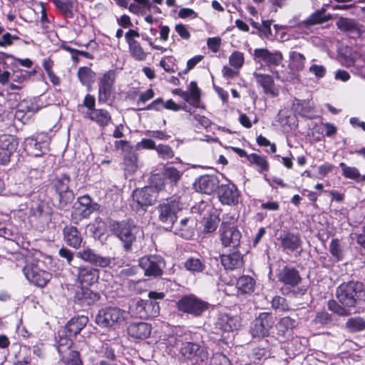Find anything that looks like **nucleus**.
<instances>
[{
	"label": "nucleus",
	"mask_w": 365,
	"mask_h": 365,
	"mask_svg": "<svg viewBox=\"0 0 365 365\" xmlns=\"http://www.w3.org/2000/svg\"><path fill=\"white\" fill-rule=\"evenodd\" d=\"M272 307L275 310L282 312L289 310V305L286 299L280 296H275L271 301Z\"/></svg>",
	"instance_id": "obj_56"
},
{
	"label": "nucleus",
	"mask_w": 365,
	"mask_h": 365,
	"mask_svg": "<svg viewBox=\"0 0 365 365\" xmlns=\"http://www.w3.org/2000/svg\"><path fill=\"white\" fill-rule=\"evenodd\" d=\"M289 58L297 70L301 71L304 68L306 58L303 54L297 51H290Z\"/></svg>",
	"instance_id": "obj_52"
},
{
	"label": "nucleus",
	"mask_w": 365,
	"mask_h": 365,
	"mask_svg": "<svg viewBox=\"0 0 365 365\" xmlns=\"http://www.w3.org/2000/svg\"><path fill=\"white\" fill-rule=\"evenodd\" d=\"M220 240L224 247L235 248L240 245L242 235L237 227L220 228Z\"/></svg>",
	"instance_id": "obj_21"
},
{
	"label": "nucleus",
	"mask_w": 365,
	"mask_h": 365,
	"mask_svg": "<svg viewBox=\"0 0 365 365\" xmlns=\"http://www.w3.org/2000/svg\"><path fill=\"white\" fill-rule=\"evenodd\" d=\"M128 333L135 339H145L151 333V326L145 322H133L128 326Z\"/></svg>",
	"instance_id": "obj_29"
},
{
	"label": "nucleus",
	"mask_w": 365,
	"mask_h": 365,
	"mask_svg": "<svg viewBox=\"0 0 365 365\" xmlns=\"http://www.w3.org/2000/svg\"><path fill=\"white\" fill-rule=\"evenodd\" d=\"M80 82L83 86H90L95 80L96 73L89 67H80L77 73Z\"/></svg>",
	"instance_id": "obj_37"
},
{
	"label": "nucleus",
	"mask_w": 365,
	"mask_h": 365,
	"mask_svg": "<svg viewBox=\"0 0 365 365\" xmlns=\"http://www.w3.org/2000/svg\"><path fill=\"white\" fill-rule=\"evenodd\" d=\"M34 105L33 102L29 100L21 101L17 106L15 118L19 120H22V118L27 114L29 117L30 113L35 111Z\"/></svg>",
	"instance_id": "obj_38"
},
{
	"label": "nucleus",
	"mask_w": 365,
	"mask_h": 365,
	"mask_svg": "<svg viewBox=\"0 0 365 365\" xmlns=\"http://www.w3.org/2000/svg\"><path fill=\"white\" fill-rule=\"evenodd\" d=\"M247 160L251 163L255 164L258 167V171L259 173L267 171L269 170V163L263 156L259 155L256 153H252L247 156Z\"/></svg>",
	"instance_id": "obj_44"
},
{
	"label": "nucleus",
	"mask_w": 365,
	"mask_h": 365,
	"mask_svg": "<svg viewBox=\"0 0 365 365\" xmlns=\"http://www.w3.org/2000/svg\"><path fill=\"white\" fill-rule=\"evenodd\" d=\"M329 252L337 261L342 259V250L340 242L338 239L331 240L329 245Z\"/></svg>",
	"instance_id": "obj_54"
},
{
	"label": "nucleus",
	"mask_w": 365,
	"mask_h": 365,
	"mask_svg": "<svg viewBox=\"0 0 365 365\" xmlns=\"http://www.w3.org/2000/svg\"><path fill=\"white\" fill-rule=\"evenodd\" d=\"M327 306L330 311L340 317H346L351 314V307H345L340 302L338 303L334 300H329L328 302Z\"/></svg>",
	"instance_id": "obj_42"
},
{
	"label": "nucleus",
	"mask_w": 365,
	"mask_h": 365,
	"mask_svg": "<svg viewBox=\"0 0 365 365\" xmlns=\"http://www.w3.org/2000/svg\"><path fill=\"white\" fill-rule=\"evenodd\" d=\"M339 302L345 307H355L365 301V288L362 282L349 281L339 285L336 289Z\"/></svg>",
	"instance_id": "obj_2"
},
{
	"label": "nucleus",
	"mask_w": 365,
	"mask_h": 365,
	"mask_svg": "<svg viewBox=\"0 0 365 365\" xmlns=\"http://www.w3.org/2000/svg\"><path fill=\"white\" fill-rule=\"evenodd\" d=\"M163 107L165 108L166 109L172 110L174 111H178L180 109H182L186 112H190V113L191 112V109L189 108L188 106L186 105H184L183 106H180L176 104L171 99L168 100V101H166L164 103L162 98H158V99L155 100L154 101H153L150 104H149L147 106L146 109L147 110L154 109L156 110H159L161 109V108H163Z\"/></svg>",
	"instance_id": "obj_32"
},
{
	"label": "nucleus",
	"mask_w": 365,
	"mask_h": 365,
	"mask_svg": "<svg viewBox=\"0 0 365 365\" xmlns=\"http://www.w3.org/2000/svg\"><path fill=\"white\" fill-rule=\"evenodd\" d=\"M135 308L140 318L147 317H156L160 313V307L153 302H146L144 300H138L135 303Z\"/></svg>",
	"instance_id": "obj_27"
},
{
	"label": "nucleus",
	"mask_w": 365,
	"mask_h": 365,
	"mask_svg": "<svg viewBox=\"0 0 365 365\" xmlns=\"http://www.w3.org/2000/svg\"><path fill=\"white\" fill-rule=\"evenodd\" d=\"M345 328L349 332H359L365 330V319L361 317H351L345 323Z\"/></svg>",
	"instance_id": "obj_39"
},
{
	"label": "nucleus",
	"mask_w": 365,
	"mask_h": 365,
	"mask_svg": "<svg viewBox=\"0 0 365 365\" xmlns=\"http://www.w3.org/2000/svg\"><path fill=\"white\" fill-rule=\"evenodd\" d=\"M88 322V319L85 316L72 318L70 321H68L66 326L67 332L70 335L75 336L78 334L86 325Z\"/></svg>",
	"instance_id": "obj_34"
},
{
	"label": "nucleus",
	"mask_w": 365,
	"mask_h": 365,
	"mask_svg": "<svg viewBox=\"0 0 365 365\" xmlns=\"http://www.w3.org/2000/svg\"><path fill=\"white\" fill-rule=\"evenodd\" d=\"M217 196L222 204L236 205L240 202V194L237 187L228 181L218 186Z\"/></svg>",
	"instance_id": "obj_15"
},
{
	"label": "nucleus",
	"mask_w": 365,
	"mask_h": 365,
	"mask_svg": "<svg viewBox=\"0 0 365 365\" xmlns=\"http://www.w3.org/2000/svg\"><path fill=\"white\" fill-rule=\"evenodd\" d=\"M70 178L66 173L56 175L50 182V187L56 192L59 206L63 207L74 198L73 192L69 188Z\"/></svg>",
	"instance_id": "obj_3"
},
{
	"label": "nucleus",
	"mask_w": 365,
	"mask_h": 365,
	"mask_svg": "<svg viewBox=\"0 0 365 365\" xmlns=\"http://www.w3.org/2000/svg\"><path fill=\"white\" fill-rule=\"evenodd\" d=\"M99 299V294L89 289H81L75 295V302L82 307L93 304Z\"/></svg>",
	"instance_id": "obj_30"
},
{
	"label": "nucleus",
	"mask_w": 365,
	"mask_h": 365,
	"mask_svg": "<svg viewBox=\"0 0 365 365\" xmlns=\"http://www.w3.org/2000/svg\"><path fill=\"white\" fill-rule=\"evenodd\" d=\"M254 77L257 84L262 87L264 93L271 97L279 95V90L276 87L273 78L268 74L254 73Z\"/></svg>",
	"instance_id": "obj_25"
},
{
	"label": "nucleus",
	"mask_w": 365,
	"mask_h": 365,
	"mask_svg": "<svg viewBox=\"0 0 365 365\" xmlns=\"http://www.w3.org/2000/svg\"><path fill=\"white\" fill-rule=\"evenodd\" d=\"M31 215L36 217H41L48 215V206L46 202L40 201L32 204Z\"/></svg>",
	"instance_id": "obj_47"
},
{
	"label": "nucleus",
	"mask_w": 365,
	"mask_h": 365,
	"mask_svg": "<svg viewBox=\"0 0 365 365\" xmlns=\"http://www.w3.org/2000/svg\"><path fill=\"white\" fill-rule=\"evenodd\" d=\"M113 233L123 243L125 251H130L133 243L136 240V235L139 232V227L130 221L113 222L111 224Z\"/></svg>",
	"instance_id": "obj_5"
},
{
	"label": "nucleus",
	"mask_w": 365,
	"mask_h": 365,
	"mask_svg": "<svg viewBox=\"0 0 365 365\" xmlns=\"http://www.w3.org/2000/svg\"><path fill=\"white\" fill-rule=\"evenodd\" d=\"M153 188L145 187L142 189H137L133 193V201L136 202V210L142 208L145 210L153 205L155 198L153 195Z\"/></svg>",
	"instance_id": "obj_23"
},
{
	"label": "nucleus",
	"mask_w": 365,
	"mask_h": 365,
	"mask_svg": "<svg viewBox=\"0 0 365 365\" xmlns=\"http://www.w3.org/2000/svg\"><path fill=\"white\" fill-rule=\"evenodd\" d=\"M73 342L67 337H60L58 341L57 350L60 356H64L68 351H71Z\"/></svg>",
	"instance_id": "obj_53"
},
{
	"label": "nucleus",
	"mask_w": 365,
	"mask_h": 365,
	"mask_svg": "<svg viewBox=\"0 0 365 365\" xmlns=\"http://www.w3.org/2000/svg\"><path fill=\"white\" fill-rule=\"evenodd\" d=\"M325 12L326 9L324 7L317 11L309 16L308 22L311 24H317L329 21L331 16L330 15L327 16Z\"/></svg>",
	"instance_id": "obj_49"
},
{
	"label": "nucleus",
	"mask_w": 365,
	"mask_h": 365,
	"mask_svg": "<svg viewBox=\"0 0 365 365\" xmlns=\"http://www.w3.org/2000/svg\"><path fill=\"white\" fill-rule=\"evenodd\" d=\"M18 142L12 135H0V163L6 164L10 161L11 155L16 151Z\"/></svg>",
	"instance_id": "obj_18"
},
{
	"label": "nucleus",
	"mask_w": 365,
	"mask_h": 365,
	"mask_svg": "<svg viewBox=\"0 0 365 365\" xmlns=\"http://www.w3.org/2000/svg\"><path fill=\"white\" fill-rule=\"evenodd\" d=\"M128 289L135 294H141L145 291V282L144 280L128 282Z\"/></svg>",
	"instance_id": "obj_58"
},
{
	"label": "nucleus",
	"mask_w": 365,
	"mask_h": 365,
	"mask_svg": "<svg viewBox=\"0 0 365 365\" xmlns=\"http://www.w3.org/2000/svg\"><path fill=\"white\" fill-rule=\"evenodd\" d=\"M221 262L226 269L232 270L242 266L243 258L240 252H234L229 255H222Z\"/></svg>",
	"instance_id": "obj_33"
},
{
	"label": "nucleus",
	"mask_w": 365,
	"mask_h": 365,
	"mask_svg": "<svg viewBox=\"0 0 365 365\" xmlns=\"http://www.w3.org/2000/svg\"><path fill=\"white\" fill-rule=\"evenodd\" d=\"M62 360L66 365H83V361L80 358L78 351L71 350L65 354L64 356H61Z\"/></svg>",
	"instance_id": "obj_48"
},
{
	"label": "nucleus",
	"mask_w": 365,
	"mask_h": 365,
	"mask_svg": "<svg viewBox=\"0 0 365 365\" xmlns=\"http://www.w3.org/2000/svg\"><path fill=\"white\" fill-rule=\"evenodd\" d=\"M255 284V279L247 275H243L240 277L237 282V287L242 293H250L254 291Z\"/></svg>",
	"instance_id": "obj_41"
},
{
	"label": "nucleus",
	"mask_w": 365,
	"mask_h": 365,
	"mask_svg": "<svg viewBox=\"0 0 365 365\" xmlns=\"http://www.w3.org/2000/svg\"><path fill=\"white\" fill-rule=\"evenodd\" d=\"M125 170L129 173H133L138 168V155L136 149L133 148L123 154Z\"/></svg>",
	"instance_id": "obj_35"
},
{
	"label": "nucleus",
	"mask_w": 365,
	"mask_h": 365,
	"mask_svg": "<svg viewBox=\"0 0 365 365\" xmlns=\"http://www.w3.org/2000/svg\"><path fill=\"white\" fill-rule=\"evenodd\" d=\"M139 266L144 271L145 276L158 277L163 274L165 263L161 256L154 255L141 257Z\"/></svg>",
	"instance_id": "obj_12"
},
{
	"label": "nucleus",
	"mask_w": 365,
	"mask_h": 365,
	"mask_svg": "<svg viewBox=\"0 0 365 365\" xmlns=\"http://www.w3.org/2000/svg\"><path fill=\"white\" fill-rule=\"evenodd\" d=\"M277 240L279 243L280 247L284 251L294 252L301 247L302 240L299 234H294L291 232L283 230L280 232Z\"/></svg>",
	"instance_id": "obj_19"
},
{
	"label": "nucleus",
	"mask_w": 365,
	"mask_h": 365,
	"mask_svg": "<svg viewBox=\"0 0 365 365\" xmlns=\"http://www.w3.org/2000/svg\"><path fill=\"white\" fill-rule=\"evenodd\" d=\"M96 354L101 359H114L116 357L113 349L108 343H102L100 346L96 349Z\"/></svg>",
	"instance_id": "obj_45"
},
{
	"label": "nucleus",
	"mask_w": 365,
	"mask_h": 365,
	"mask_svg": "<svg viewBox=\"0 0 365 365\" xmlns=\"http://www.w3.org/2000/svg\"><path fill=\"white\" fill-rule=\"evenodd\" d=\"M185 269L192 272H202L205 264L201 257H188L184 263Z\"/></svg>",
	"instance_id": "obj_40"
},
{
	"label": "nucleus",
	"mask_w": 365,
	"mask_h": 365,
	"mask_svg": "<svg viewBox=\"0 0 365 365\" xmlns=\"http://www.w3.org/2000/svg\"><path fill=\"white\" fill-rule=\"evenodd\" d=\"M188 222V218L182 219L180 222L178 232H177V234L185 239H189L192 236V232L189 230L187 226Z\"/></svg>",
	"instance_id": "obj_59"
},
{
	"label": "nucleus",
	"mask_w": 365,
	"mask_h": 365,
	"mask_svg": "<svg viewBox=\"0 0 365 365\" xmlns=\"http://www.w3.org/2000/svg\"><path fill=\"white\" fill-rule=\"evenodd\" d=\"M219 180L215 175H205L200 176L194 183L197 192L210 195L218 189Z\"/></svg>",
	"instance_id": "obj_20"
},
{
	"label": "nucleus",
	"mask_w": 365,
	"mask_h": 365,
	"mask_svg": "<svg viewBox=\"0 0 365 365\" xmlns=\"http://www.w3.org/2000/svg\"><path fill=\"white\" fill-rule=\"evenodd\" d=\"M158 155L163 159H170L174 156V152L170 146L168 145H158L156 148Z\"/></svg>",
	"instance_id": "obj_60"
},
{
	"label": "nucleus",
	"mask_w": 365,
	"mask_h": 365,
	"mask_svg": "<svg viewBox=\"0 0 365 365\" xmlns=\"http://www.w3.org/2000/svg\"><path fill=\"white\" fill-rule=\"evenodd\" d=\"M189 88V93L191 95L192 101L196 102V103L198 105L200 100V91L197 87V83L195 81L190 82Z\"/></svg>",
	"instance_id": "obj_61"
},
{
	"label": "nucleus",
	"mask_w": 365,
	"mask_h": 365,
	"mask_svg": "<svg viewBox=\"0 0 365 365\" xmlns=\"http://www.w3.org/2000/svg\"><path fill=\"white\" fill-rule=\"evenodd\" d=\"M241 326V319L237 315L221 314L217 322V327L225 332L233 331Z\"/></svg>",
	"instance_id": "obj_24"
},
{
	"label": "nucleus",
	"mask_w": 365,
	"mask_h": 365,
	"mask_svg": "<svg viewBox=\"0 0 365 365\" xmlns=\"http://www.w3.org/2000/svg\"><path fill=\"white\" fill-rule=\"evenodd\" d=\"M58 255L61 258L66 259L68 265H72V262L74 258L73 252L66 247H61L58 251Z\"/></svg>",
	"instance_id": "obj_63"
},
{
	"label": "nucleus",
	"mask_w": 365,
	"mask_h": 365,
	"mask_svg": "<svg viewBox=\"0 0 365 365\" xmlns=\"http://www.w3.org/2000/svg\"><path fill=\"white\" fill-rule=\"evenodd\" d=\"M76 256L84 262L102 268L109 267L114 260V258L110 257H103L88 247L83 249L82 251L78 252Z\"/></svg>",
	"instance_id": "obj_17"
},
{
	"label": "nucleus",
	"mask_w": 365,
	"mask_h": 365,
	"mask_svg": "<svg viewBox=\"0 0 365 365\" xmlns=\"http://www.w3.org/2000/svg\"><path fill=\"white\" fill-rule=\"evenodd\" d=\"M211 365H231V364L225 355L216 354L211 359Z\"/></svg>",
	"instance_id": "obj_62"
},
{
	"label": "nucleus",
	"mask_w": 365,
	"mask_h": 365,
	"mask_svg": "<svg viewBox=\"0 0 365 365\" xmlns=\"http://www.w3.org/2000/svg\"><path fill=\"white\" fill-rule=\"evenodd\" d=\"M84 117L96 122L99 126H106L111 121V115L105 109H94L83 113Z\"/></svg>",
	"instance_id": "obj_28"
},
{
	"label": "nucleus",
	"mask_w": 365,
	"mask_h": 365,
	"mask_svg": "<svg viewBox=\"0 0 365 365\" xmlns=\"http://www.w3.org/2000/svg\"><path fill=\"white\" fill-rule=\"evenodd\" d=\"M45 143L38 142L32 137L26 138L24 140V150L28 155L34 157L41 156L46 150Z\"/></svg>",
	"instance_id": "obj_31"
},
{
	"label": "nucleus",
	"mask_w": 365,
	"mask_h": 365,
	"mask_svg": "<svg viewBox=\"0 0 365 365\" xmlns=\"http://www.w3.org/2000/svg\"><path fill=\"white\" fill-rule=\"evenodd\" d=\"M76 269L77 281L82 286H91L98 282L99 279L98 269L88 266H81Z\"/></svg>",
	"instance_id": "obj_22"
},
{
	"label": "nucleus",
	"mask_w": 365,
	"mask_h": 365,
	"mask_svg": "<svg viewBox=\"0 0 365 365\" xmlns=\"http://www.w3.org/2000/svg\"><path fill=\"white\" fill-rule=\"evenodd\" d=\"M72 217L76 220L88 217L94 211L98 209L96 203H93L89 195H85L78 198L76 202Z\"/></svg>",
	"instance_id": "obj_14"
},
{
	"label": "nucleus",
	"mask_w": 365,
	"mask_h": 365,
	"mask_svg": "<svg viewBox=\"0 0 365 365\" xmlns=\"http://www.w3.org/2000/svg\"><path fill=\"white\" fill-rule=\"evenodd\" d=\"M180 312L190 314L194 317H200L209 308V303L194 294L185 295L177 304Z\"/></svg>",
	"instance_id": "obj_6"
},
{
	"label": "nucleus",
	"mask_w": 365,
	"mask_h": 365,
	"mask_svg": "<svg viewBox=\"0 0 365 365\" xmlns=\"http://www.w3.org/2000/svg\"><path fill=\"white\" fill-rule=\"evenodd\" d=\"M339 167L341 168L342 175L346 178L357 181L360 178V173L356 167L348 166L344 163H341Z\"/></svg>",
	"instance_id": "obj_50"
},
{
	"label": "nucleus",
	"mask_w": 365,
	"mask_h": 365,
	"mask_svg": "<svg viewBox=\"0 0 365 365\" xmlns=\"http://www.w3.org/2000/svg\"><path fill=\"white\" fill-rule=\"evenodd\" d=\"M128 48L131 56L136 61H144L147 58V53L143 51L138 41L128 45Z\"/></svg>",
	"instance_id": "obj_46"
},
{
	"label": "nucleus",
	"mask_w": 365,
	"mask_h": 365,
	"mask_svg": "<svg viewBox=\"0 0 365 365\" xmlns=\"http://www.w3.org/2000/svg\"><path fill=\"white\" fill-rule=\"evenodd\" d=\"M63 240L66 243L75 249H78L81 246L83 237L78 229L72 225H67L63 230Z\"/></svg>",
	"instance_id": "obj_26"
},
{
	"label": "nucleus",
	"mask_w": 365,
	"mask_h": 365,
	"mask_svg": "<svg viewBox=\"0 0 365 365\" xmlns=\"http://www.w3.org/2000/svg\"><path fill=\"white\" fill-rule=\"evenodd\" d=\"M128 313L117 307H107L101 309L96 317V323L102 327H113L123 323Z\"/></svg>",
	"instance_id": "obj_4"
},
{
	"label": "nucleus",
	"mask_w": 365,
	"mask_h": 365,
	"mask_svg": "<svg viewBox=\"0 0 365 365\" xmlns=\"http://www.w3.org/2000/svg\"><path fill=\"white\" fill-rule=\"evenodd\" d=\"M180 353L185 359L192 363L204 361L208 358L207 349L196 343L184 342L181 344Z\"/></svg>",
	"instance_id": "obj_13"
},
{
	"label": "nucleus",
	"mask_w": 365,
	"mask_h": 365,
	"mask_svg": "<svg viewBox=\"0 0 365 365\" xmlns=\"http://www.w3.org/2000/svg\"><path fill=\"white\" fill-rule=\"evenodd\" d=\"M275 324V319L269 312L259 313L250 325V334L257 339H262L269 335L270 330Z\"/></svg>",
	"instance_id": "obj_8"
},
{
	"label": "nucleus",
	"mask_w": 365,
	"mask_h": 365,
	"mask_svg": "<svg viewBox=\"0 0 365 365\" xmlns=\"http://www.w3.org/2000/svg\"><path fill=\"white\" fill-rule=\"evenodd\" d=\"M296 321L289 317H282L277 324L276 329L277 334L284 336L289 331L295 327Z\"/></svg>",
	"instance_id": "obj_36"
},
{
	"label": "nucleus",
	"mask_w": 365,
	"mask_h": 365,
	"mask_svg": "<svg viewBox=\"0 0 365 365\" xmlns=\"http://www.w3.org/2000/svg\"><path fill=\"white\" fill-rule=\"evenodd\" d=\"M180 208L176 200H167L157 207L158 220L166 229L171 228L178 219V212Z\"/></svg>",
	"instance_id": "obj_11"
},
{
	"label": "nucleus",
	"mask_w": 365,
	"mask_h": 365,
	"mask_svg": "<svg viewBox=\"0 0 365 365\" xmlns=\"http://www.w3.org/2000/svg\"><path fill=\"white\" fill-rule=\"evenodd\" d=\"M278 282L282 284L280 289L284 295L298 297L306 293L304 287H299L302 277L299 271L289 266H284L277 274Z\"/></svg>",
	"instance_id": "obj_1"
},
{
	"label": "nucleus",
	"mask_w": 365,
	"mask_h": 365,
	"mask_svg": "<svg viewBox=\"0 0 365 365\" xmlns=\"http://www.w3.org/2000/svg\"><path fill=\"white\" fill-rule=\"evenodd\" d=\"M244 55L240 51L233 52L229 58L230 66L235 68H241L244 64Z\"/></svg>",
	"instance_id": "obj_57"
},
{
	"label": "nucleus",
	"mask_w": 365,
	"mask_h": 365,
	"mask_svg": "<svg viewBox=\"0 0 365 365\" xmlns=\"http://www.w3.org/2000/svg\"><path fill=\"white\" fill-rule=\"evenodd\" d=\"M116 78L115 69H110L99 77L98 83V103H106L109 100L114 90Z\"/></svg>",
	"instance_id": "obj_10"
},
{
	"label": "nucleus",
	"mask_w": 365,
	"mask_h": 365,
	"mask_svg": "<svg viewBox=\"0 0 365 365\" xmlns=\"http://www.w3.org/2000/svg\"><path fill=\"white\" fill-rule=\"evenodd\" d=\"M162 174L163 180L158 175H154L151 179L152 184L158 191L167 190V186L169 190L177 186L182 175V173L173 166L164 167Z\"/></svg>",
	"instance_id": "obj_9"
},
{
	"label": "nucleus",
	"mask_w": 365,
	"mask_h": 365,
	"mask_svg": "<svg viewBox=\"0 0 365 365\" xmlns=\"http://www.w3.org/2000/svg\"><path fill=\"white\" fill-rule=\"evenodd\" d=\"M332 322L331 315L326 312L317 313L312 323L315 325H327Z\"/></svg>",
	"instance_id": "obj_55"
},
{
	"label": "nucleus",
	"mask_w": 365,
	"mask_h": 365,
	"mask_svg": "<svg viewBox=\"0 0 365 365\" xmlns=\"http://www.w3.org/2000/svg\"><path fill=\"white\" fill-rule=\"evenodd\" d=\"M253 56L257 63H264L267 66H279L283 60V56L280 51L271 52L267 48L255 49Z\"/></svg>",
	"instance_id": "obj_16"
},
{
	"label": "nucleus",
	"mask_w": 365,
	"mask_h": 365,
	"mask_svg": "<svg viewBox=\"0 0 365 365\" xmlns=\"http://www.w3.org/2000/svg\"><path fill=\"white\" fill-rule=\"evenodd\" d=\"M338 28L344 31L358 32V29L354 20L341 18L337 23Z\"/></svg>",
	"instance_id": "obj_51"
},
{
	"label": "nucleus",
	"mask_w": 365,
	"mask_h": 365,
	"mask_svg": "<svg viewBox=\"0 0 365 365\" xmlns=\"http://www.w3.org/2000/svg\"><path fill=\"white\" fill-rule=\"evenodd\" d=\"M43 262L33 260L28 262L23 268L26 278L36 286L43 287L51 279V274L43 269Z\"/></svg>",
	"instance_id": "obj_7"
},
{
	"label": "nucleus",
	"mask_w": 365,
	"mask_h": 365,
	"mask_svg": "<svg viewBox=\"0 0 365 365\" xmlns=\"http://www.w3.org/2000/svg\"><path fill=\"white\" fill-rule=\"evenodd\" d=\"M309 71L317 78H323L326 75V68L322 65L314 64L309 67Z\"/></svg>",
	"instance_id": "obj_64"
},
{
	"label": "nucleus",
	"mask_w": 365,
	"mask_h": 365,
	"mask_svg": "<svg viewBox=\"0 0 365 365\" xmlns=\"http://www.w3.org/2000/svg\"><path fill=\"white\" fill-rule=\"evenodd\" d=\"M52 2L66 18H73V1L68 0L66 1H63L61 0H52Z\"/></svg>",
	"instance_id": "obj_43"
}]
</instances>
